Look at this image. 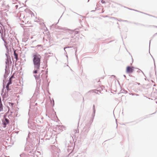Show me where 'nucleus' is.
<instances>
[{
  "instance_id": "obj_1",
  "label": "nucleus",
  "mask_w": 157,
  "mask_h": 157,
  "mask_svg": "<svg viewBox=\"0 0 157 157\" xmlns=\"http://www.w3.org/2000/svg\"><path fill=\"white\" fill-rule=\"evenodd\" d=\"M33 63L34 68L40 69V64L41 57L37 53H33Z\"/></svg>"
},
{
  "instance_id": "obj_2",
  "label": "nucleus",
  "mask_w": 157,
  "mask_h": 157,
  "mask_svg": "<svg viewBox=\"0 0 157 157\" xmlns=\"http://www.w3.org/2000/svg\"><path fill=\"white\" fill-rule=\"evenodd\" d=\"M59 29L63 30L65 31V32L67 35H70L69 37L72 38H73L75 35L78 34L79 33V31H76L78 29V28H76L74 30H71L66 27H59Z\"/></svg>"
},
{
  "instance_id": "obj_3",
  "label": "nucleus",
  "mask_w": 157,
  "mask_h": 157,
  "mask_svg": "<svg viewBox=\"0 0 157 157\" xmlns=\"http://www.w3.org/2000/svg\"><path fill=\"white\" fill-rule=\"evenodd\" d=\"M65 146L68 151L69 150H72L73 149V142L69 140H67L64 142Z\"/></svg>"
},
{
  "instance_id": "obj_4",
  "label": "nucleus",
  "mask_w": 157,
  "mask_h": 157,
  "mask_svg": "<svg viewBox=\"0 0 157 157\" xmlns=\"http://www.w3.org/2000/svg\"><path fill=\"white\" fill-rule=\"evenodd\" d=\"M14 73H13L12 76L9 78L8 83L6 84V90L8 91H9L10 90V89L9 88V86L11 85L12 82V79L13 78H15V77L14 76Z\"/></svg>"
},
{
  "instance_id": "obj_5",
  "label": "nucleus",
  "mask_w": 157,
  "mask_h": 157,
  "mask_svg": "<svg viewBox=\"0 0 157 157\" xmlns=\"http://www.w3.org/2000/svg\"><path fill=\"white\" fill-rule=\"evenodd\" d=\"M134 68L133 67L128 66L126 68V72L127 73H132L134 71Z\"/></svg>"
},
{
  "instance_id": "obj_6",
  "label": "nucleus",
  "mask_w": 157,
  "mask_h": 157,
  "mask_svg": "<svg viewBox=\"0 0 157 157\" xmlns=\"http://www.w3.org/2000/svg\"><path fill=\"white\" fill-rule=\"evenodd\" d=\"M6 60H10V63L11 64L12 63V61H11L10 59V57L9 55V49L8 48H7L6 47Z\"/></svg>"
},
{
  "instance_id": "obj_7",
  "label": "nucleus",
  "mask_w": 157,
  "mask_h": 157,
  "mask_svg": "<svg viewBox=\"0 0 157 157\" xmlns=\"http://www.w3.org/2000/svg\"><path fill=\"white\" fill-rule=\"evenodd\" d=\"M67 151L68 152H69L70 153L67 156V157H77L78 155H76L75 154H73L72 153V150H69L68 151L67 150Z\"/></svg>"
},
{
  "instance_id": "obj_8",
  "label": "nucleus",
  "mask_w": 157,
  "mask_h": 157,
  "mask_svg": "<svg viewBox=\"0 0 157 157\" xmlns=\"http://www.w3.org/2000/svg\"><path fill=\"white\" fill-rule=\"evenodd\" d=\"M40 74L38 75H34V76L35 77L36 82H37V84H40V81L41 80L40 79Z\"/></svg>"
},
{
  "instance_id": "obj_9",
  "label": "nucleus",
  "mask_w": 157,
  "mask_h": 157,
  "mask_svg": "<svg viewBox=\"0 0 157 157\" xmlns=\"http://www.w3.org/2000/svg\"><path fill=\"white\" fill-rule=\"evenodd\" d=\"M3 124L4 126V128H5L7 124H8L9 123V120L6 118H5V121H2Z\"/></svg>"
},
{
  "instance_id": "obj_10",
  "label": "nucleus",
  "mask_w": 157,
  "mask_h": 157,
  "mask_svg": "<svg viewBox=\"0 0 157 157\" xmlns=\"http://www.w3.org/2000/svg\"><path fill=\"white\" fill-rule=\"evenodd\" d=\"M57 151H55L53 153V157H58L59 155V151H60L59 149H57L56 150Z\"/></svg>"
},
{
  "instance_id": "obj_11",
  "label": "nucleus",
  "mask_w": 157,
  "mask_h": 157,
  "mask_svg": "<svg viewBox=\"0 0 157 157\" xmlns=\"http://www.w3.org/2000/svg\"><path fill=\"white\" fill-rule=\"evenodd\" d=\"M6 68H9V66L10 65V60H7L6 61Z\"/></svg>"
},
{
  "instance_id": "obj_12",
  "label": "nucleus",
  "mask_w": 157,
  "mask_h": 157,
  "mask_svg": "<svg viewBox=\"0 0 157 157\" xmlns=\"http://www.w3.org/2000/svg\"><path fill=\"white\" fill-rule=\"evenodd\" d=\"M9 68H6V67H5V74L8 75H9L10 72V71L9 70Z\"/></svg>"
},
{
  "instance_id": "obj_13",
  "label": "nucleus",
  "mask_w": 157,
  "mask_h": 157,
  "mask_svg": "<svg viewBox=\"0 0 157 157\" xmlns=\"http://www.w3.org/2000/svg\"><path fill=\"white\" fill-rule=\"evenodd\" d=\"M6 92H5V93H1V95L2 96L3 99H4V98L6 97Z\"/></svg>"
},
{
  "instance_id": "obj_14",
  "label": "nucleus",
  "mask_w": 157,
  "mask_h": 157,
  "mask_svg": "<svg viewBox=\"0 0 157 157\" xmlns=\"http://www.w3.org/2000/svg\"><path fill=\"white\" fill-rule=\"evenodd\" d=\"M95 111H93V113H92V116L93 117V118H92V122H93V119H94V117L95 116Z\"/></svg>"
},
{
  "instance_id": "obj_15",
  "label": "nucleus",
  "mask_w": 157,
  "mask_h": 157,
  "mask_svg": "<svg viewBox=\"0 0 157 157\" xmlns=\"http://www.w3.org/2000/svg\"><path fill=\"white\" fill-rule=\"evenodd\" d=\"M25 151H27L28 152L31 153L32 152L31 151V150L30 149H28V147H27L25 148Z\"/></svg>"
},
{
  "instance_id": "obj_16",
  "label": "nucleus",
  "mask_w": 157,
  "mask_h": 157,
  "mask_svg": "<svg viewBox=\"0 0 157 157\" xmlns=\"http://www.w3.org/2000/svg\"><path fill=\"white\" fill-rule=\"evenodd\" d=\"M14 57L16 59H17V58H18V54L15 53V52H14Z\"/></svg>"
},
{
  "instance_id": "obj_17",
  "label": "nucleus",
  "mask_w": 157,
  "mask_h": 157,
  "mask_svg": "<svg viewBox=\"0 0 157 157\" xmlns=\"http://www.w3.org/2000/svg\"><path fill=\"white\" fill-rule=\"evenodd\" d=\"M3 105L2 103L0 104V112L3 110Z\"/></svg>"
},
{
  "instance_id": "obj_18",
  "label": "nucleus",
  "mask_w": 157,
  "mask_h": 157,
  "mask_svg": "<svg viewBox=\"0 0 157 157\" xmlns=\"http://www.w3.org/2000/svg\"><path fill=\"white\" fill-rule=\"evenodd\" d=\"M93 91L94 93H96V94H99L98 93V92H99V93H100V91H99L98 90H93Z\"/></svg>"
},
{
  "instance_id": "obj_19",
  "label": "nucleus",
  "mask_w": 157,
  "mask_h": 157,
  "mask_svg": "<svg viewBox=\"0 0 157 157\" xmlns=\"http://www.w3.org/2000/svg\"><path fill=\"white\" fill-rule=\"evenodd\" d=\"M35 70L33 71V73L34 74H36L38 72V70L39 69H37L36 68H34Z\"/></svg>"
},
{
  "instance_id": "obj_20",
  "label": "nucleus",
  "mask_w": 157,
  "mask_h": 157,
  "mask_svg": "<svg viewBox=\"0 0 157 157\" xmlns=\"http://www.w3.org/2000/svg\"><path fill=\"white\" fill-rule=\"evenodd\" d=\"M90 127L89 126L88 128H87V129H86L85 130V132H86V133H88V132L89 131V130H90Z\"/></svg>"
},
{
  "instance_id": "obj_21",
  "label": "nucleus",
  "mask_w": 157,
  "mask_h": 157,
  "mask_svg": "<svg viewBox=\"0 0 157 157\" xmlns=\"http://www.w3.org/2000/svg\"><path fill=\"white\" fill-rule=\"evenodd\" d=\"M5 85L3 84V88L2 90V93H4V89L5 88Z\"/></svg>"
},
{
  "instance_id": "obj_22",
  "label": "nucleus",
  "mask_w": 157,
  "mask_h": 157,
  "mask_svg": "<svg viewBox=\"0 0 157 157\" xmlns=\"http://www.w3.org/2000/svg\"><path fill=\"white\" fill-rule=\"evenodd\" d=\"M112 18H113V19H115L117 20L118 21H123V20L121 19H117V18L114 17H112Z\"/></svg>"
},
{
  "instance_id": "obj_23",
  "label": "nucleus",
  "mask_w": 157,
  "mask_h": 157,
  "mask_svg": "<svg viewBox=\"0 0 157 157\" xmlns=\"http://www.w3.org/2000/svg\"><path fill=\"white\" fill-rule=\"evenodd\" d=\"M77 51V49H76V50H75V56L76 57L77 61H78V58H77V55L76 54Z\"/></svg>"
},
{
  "instance_id": "obj_24",
  "label": "nucleus",
  "mask_w": 157,
  "mask_h": 157,
  "mask_svg": "<svg viewBox=\"0 0 157 157\" xmlns=\"http://www.w3.org/2000/svg\"><path fill=\"white\" fill-rule=\"evenodd\" d=\"M131 94L132 95H136V96H139V95L138 94H136L135 93H131V94Z\"/></svg>"
},
{
  "instance_id": "obj_25",
  "label": "nucleus",
  "mask_w": 157,
  "mask_h": 157,
  "mask_svg": "<svg viewBox=\"0 0 157 157\" xmlns=\"http://www.w3.org/2000/svg\"><path fill=\"white\" fill-rule=\"evenodd\" d=\"M8 75H6V74H4V78L5 79H6V78Z\"/></svg>"
},
{
  "instance_id": "obj_26",
  "label": "nucleus",
  "mask_w": 157,
  "mask_h": 157,
  "mask_svg": "<svg viewBox=\"0 0 157 157\" xmlns=\"http://www.w3.org/2000/svg\"><path fill=\"white\" fill-rule=\"evenodd\" d=\"M137 72H138V73H140V72H141L144 75L145 77H146V76H145V75L144 74V72L141 70H140V69H139V70Z\"/></svg>"
},
{
  "instance_id": "obj_27",
  "label": "nucleus",
  "mask_w": 157,
  "mask_h": 157,
  "mask_svg": "<svg viewBox=\"0 0 157 157\" xmlns=\"http://www.w3.org/2000/svg\"><path fill=\"white\" fill-rule=\"evenodd\" d=\"M134 11H137V12H140V13H143L145 14H147V15H149V16H151V15H149V14H148L145 13H143V12L139 11H138V10H135Z\"/></svg>"
},
{
  "instance_id": "obj_28",
  "label": "nucleus",
  "mask_w": 157,
  "mask_h": 157,
  "mask_svg": "<svg viewBox=\"0 0 157 157\" xmlns=\"http://www.w3.org/2000/svg\"><path fill=\"white\" fill-rule=\"evenodd\" d=\"M13 103L12 102H9V105H10L11 106L13 107Z\"/></svg>"
},
{
  "instance_id": "obj_29",
  "label": "nucleus",
  "mask_w": 157,
  "mask_h": 157,
  "mask_svg": "<svg viewBox=\"0 0 157 157\" xmlns=\"http://www.w3.org/2000/svg\"><path fill=\"white\" fill-rule=\"evenodd\" d=\"M93 111H96L95 109V106L94 105H93Z\"/></svg>"
},
{
  "instance_id": "obj_30",
  "label": "nucleus",
  "mask_w": 157,
  "mask_h": 157,
  "mask_svg": "<svg viewBox=\"0 0 157 157\" xmlns=\"http://www.w3.org/2000/svg\"><path fill=\"white\" fill-rule=\"evenodd\" d=\"M72 47H72V46H70V47H67L64 48V50L65 51V52H66V50H65V48H72Z\"/></svg>"
},
{
  "instance_id": "obj_31",
  "label": "nucleus",
  "mask_w": 157,
  "mask_h": 157,
  "mask_svg": "<svg viewBox=\"0 0 157 157\" xmlns=\"http://www.w3.org/2000/svg\"><path fill=\"white\" fill-rule=\"evenodd\" d=\"M49 54H50V55H48V56H47L48 57H49L50 56H52L53 55V53H50Z\"/></svg>"
},
{
  "instance_id": "obj_32",
  "label": "nucleus",
  "mask_w": 157,
  "mask_h": 157,
  "mask_svg": "<svg viewBox=\"0 0 157 157\" xmlns=\"http://www.w3.org/2000/svg\"><path fill=\"white\" fill-rule=\"evenodd\" d=\"M151 26H152V27H155V28H157V26H155V25H149L148 26V27H151Z\"/></svg>"
},
{
  "instance_id": "obj_33",
  "label": "nucleus",
  "mask_w": 157,
  "mask_h": 157,
  "mask_svg": "<svg viewBox=\"0 0 157 157\" xmlns=\"http://www.w3.org/2000/svg\"><path fill=\"white\" fill-rule=\"evenodd\" d=\"M75 133H76L77 132L78 133V129H76V130H75Z\"/></svg>"
},
{
  "instance_id": "obj_34",
  "label": "nucleus",
  "mask_w": 157,
  "mask_h": 157,
  "mask_svg": "<svg viewBox=\"0 0 157 157\" xmlns=\"http://www.w3.org/2000/svg\"><path fill=\"white\" fill-rule=\"evenodd\" d=\"M156 35H157V33H155L154 34V35L153 36L152 38H153L155 36H156Z\"/></svg>"
},
{
  "instance_id": "obj_35",
  "label": "nucleus",
  "mask_w": 157,
  "mask_h": 157,
  "mask_svg": "<svg viewBox=\"0 0 157 157\" xmlns=\"http://www.w3.org/2000/svg\"><path fill=\"white\" fill-rule=\"evenodd\" d=\"M101 2L103 4L105 3V1H103V0H101Z\"/></svg>"
},
{
  "instance_id": "obj_36",
  "label": "nucleus",
  "mask_w": 157,
  "mask_h": 157,
  "mask_svg": "<svg viewBox=\"0 0 157 157\" xmlns=\"http://www.w3.org/2000/svg\"><path fill=\"white\" fill-rule=\"evenodd\" d=\"M52 102H53V104H52V106H54V101L53 99H52Z\"/></svg>"
},
{
  "instance_id": "obj_37",
  "label": "nucleus",
  "mask_w": 157,
  "mask_h": 157,
  "mask_svg": "<svg viewBox=\"0 0 157 157\" xmlns=\"http://www.w3.org/2000/svg\"><path fill=\"white\" fill-rule=\"evenodd\" d=\"M135 24H136V25H143V26H145L144 25L142 24H137V23H135Z\"/></svg>"
},
{
  "instance_id": "obj_38",
  "label": "nucleus",
  "mask_w": 157,
  "mask_h": 157,
  "mask_svg": "<svg viewBox=\"0 0 157 157\" xmlns=\"http://www.w3.org/2000/svg\"><path fill=\"white\" fill-rule=\"evenodd\" d=\"M29 136H30L29 133V134L28 135V138H26V140H28V138H29Z\"/></svg>"
},
{
  "instance_id": "obj_39",
  "label": "nucleus",
  "mask_w": 157,
  "mask_h": 157,
  "mask_svg": "<svg viewBox=\"0 0 157 157\" xmlns=\"http://www.w3.org/2000/svg\"><path fill=\"white\" fill-rule=\"evenodd\" d=\"M154 66H155V69L156 66H155V61L154 59Z\"/></svg>"
},
{
  "instance_id": "obj_40",
  "label": "nucleus",
  "mask_w": 157,
  "mask_h": 157,
  "mask_svg": "<svg viewBox=\"0 0 157 157\" xmlns=\"http://www.w3.org/2000/svg\"><path fill=\"white\" fill-rule=\"evenodd\" d=\"M127 9H129V10H135L134 9H130L129 8H127Z\"/></svg>"
},
{
  "instance_id": "obj_41",
  "label": "nucleus",
  "mask_w": 157,
  "mask_h": 157,
  "mask_svg": "<svg viewBox=\"0 0 157 157\" xmlns=\"http://www.w3.org/2000/svg\"><path fill=\"white\" fill-rule=\"evenodd\" d=\"M95 10H96V8H95ZM95 10H91V12H95Z\"/></svg>"
},
{
  "instance_id": "obj_42",
  "label": "nucleus",
  "mask_w": 157,
  "mask_h": 157,
  "mask_svg": "<svg viewBox=\"0 0 157 157\" xmlns=\"http://www.w3.org/2000/svg\"><path fill=\"white\" fill-rule=\"evenodd\" d=\"M123 21L125 22H128V21L127 20H123Z\"/></svg>"
},
{
  "instance_id": "obj_43",
  "label": "nucleus",
  "mask_w": 157,
  "mask_h": 157,
  "mask_svg": "<svg viewBox=\"0 0 157 157\" xmlns=\"http://www.w3.org/2000/svg\"><path fill=\"white\" fill-rule=\"evenodd\" d=\"M62 127V126L59 125V126H58V128H59V129H60V128H61Z\"/></svg>"
},
{
  "instance_id": "obj_44",
  "label": "nucleus",
  "mask_w": 157,
  "mask_h": 157,
  "mask_svg": "<svg viewBox=\"0 0 157 157\" xmlns=\"http://www.w3.org/2000/svg\"><path fill=\"white\" fill-rule=\"evenodd\" d=\"M48 68H47L46 69V74H47V73H48Z\"/></svg>"
},
{
  "instance_id": "obj_45",
  "label": "nucleus",
  "mask_w": 157,
  "mask_h": 157,
  "mask_svg": "<svg viewBox=\"0 0 157 157\" xmlns=\"http://www.w3.org/2000/svg\"><path fill=\"white\" fill-rule=\"evenodd\" d=\"M124 93H127V91L125 90H124Z\"/></svg>"
},
{
  "instance_id": "obj_46",
  "label": "nucleus",
  "mask_w": 157,
  "mask_h": 157,
  "mask_svg": "<svg viewBox=\"0 0 157 157\" xmlns=\"http://www.w3.org/2000/svg\"><path fill=\"white\" fill-rule=\"evenodd\" d=\"M136 84H137L138 85H140V83H138L137 82H136Z\"/></svg>"
},
{
  "instance_id": "obj_47",
  "label": "nucleus",
  "mask_w": 157,
  "mask_h": 157,
  "mask_svg": "<svg viewBox=\"0 0 157 157\" xmlns=\"http://www.w3.org/2000/svg\"><path fill=\"white\" fill-rule=\"evenodd\" d=\"M38 140H39V143H40V139H39V140H38V139H37V142L38 141Z\"/></svg>"
},
{
  "instance_id": "obj_48",
  "label": "nucleus",
  "mask_w": 157,
  "mask_h": 157,
  "mask_svg": "<svg viewBox=\"0 0 157 157\" xmlns=\"http://www.w3.org/2000/svg\"><path fill=\"white\" fill-rule=\"evenodd\" d=\"M48 76L47 75H45V79H47V78Z\"/></svg>"
},
{
  "instance_id": "obj_49",
  "label": "nucleus",
  "mask_w": 157,
  "mask_h": 157,
  "mask_svg": "<svg viewBox=\"0 0 157 157\" xmlns=\"http://www.w3.org/2000/svg\"><path fill=\"white\" fill-rule=\"evenodd\" d=\"M15 7H16V9H17L18 7V6L17 5H16Z\"/></svg>"
},
{
  "instance_id": "obj_50",
  "label": "nucleus",
  "mask_w": 157,
  "mask_h": 157,
  "mask_svg": "<svg viewBox=\"0 0 157 157\" xmlns=\"http://www.w3.org/2000/svg\"><path fill=\"white\" fill-rule=\"evenodd\" d=\"M41 46V45H37V46Z\"/></svg>"
},
{
  "instance_id": "obj_51",
  "label": "nucleus",
  "mask_w": 157,
  "mask_h": 157,
  "mask_svg": "<svg viewBox=\"0 0 157 157\" xmlns=\"http://www.w3.org/2000/svg\"><path fill=\"white\" fill-rule=\"evenodd\" d=\"M8 111H9L10 110V108L9 107H8Z\"/></svg>"
},
{
  "instance_id": "obj_52",
  "label": "nucleus",
  "mask_w": 157,
  "mask_h": 157,
  "mask_svg": "<svg viewBox=\"0 0 157 157\" xmlns=\"http://www.w3.org/2000/svg\"><path fill=\"white\" fill-rule=\"evenodd\" d=\"M149 75L150 76V77H151V74L150 73H149Z\"/></svg>"
},
{
  "instance_id": "obj_53",
  "label": "nucleus",
  "mask_w": 157,
  "mask_h": 157,
  "mask_svg": "<svg viewBox=\"0 0 157 157\" xmlns=\"http://www.w3.org/2000/svg\"><path fill=\"white\" fill-rule=\"evenodd\" d=\"M20 25H23V24H20ZM21 27H23V26H21Z\"/></svg>"
},
{
  "instance_id": "obj_54",
  "label": "nucleus",
  "mask_w": 157,
  "mask_h": 157,
  "mask_svg": "<svg viewBox=\"0 0 157 157\" xmlns=\"http://www.w3.org/2000/svg\"><path fill=\"white\" fill-rule=\"evenodd\" d=\"M151 40H150V43H149V48L150 47V44Z\"/></svg>"
},
{
  "instance_id": "obj_55",
  "label": "nucleus",
  "mask_w": 157,
  "mask_h": 157,
  "mask_svg": "<svg viewBox=\"0 0 157 157\" xmlns=\"http://www.w3.org/2000/svg\"><path fill=\"white\" fill-rule=\"evenodd\" d=\"M123 76H124V77L126 78V76H125V75H123Z\"/></svg>"
},
{
  "instance_id": "obj_56",
  "label": "nucleus",
  "mask_w": 157,
  "mask_h": 157,
  "mask_svg": "<svg viewBox=\"0 0 157 157\" xmlns=\"http://www.w3.org/2000/svg\"><path fill=\"white\" fill-rule=\"evenodd\" d=\"M21 155H20V157H21Z\"/></svg>"
},
{
  "instance_id": "obj_57",
  "label": "nucleus",
  "mask_w": 157,
  "mask_h": 157,
  "mask_svg": "<svg viewBox=\"0 0 157 157\" xmlns=\"http://www.w3.org/2000/svg\"><path fill=\"white\" fill-rule=\"evenodd\" d=\"M22 21L23 23H24V22L23 20Z\"/></svg>"
},
{
  "instance_id": "obj_58",
  "label": "nucleus",
  "mask_w": 157,
  "mask_h": 157,
  "mask_svg": "<svg viewBox=\"0 0 157 157\" xmlns=\"http://www.w3.org/2000/svg\"><path fill=\"white\" fill-rule=\"evenodd\" d=\"M54 25V24H52V26H53Z\"/></svg>"
},
{
  "instance_id": "obj_59",
  "label": "nucleus",
  "mask_w": 157,
  "mask_h": 157,
  "mask_svg": "<svg viewBox=\"0 0 157 157\" xmlns=\"http://www.w3.org/2000/svg\"><path fill=\"white\" fill-rule=\"evenodd\" d=\"M112 76H113V77H115V76L114 75H112Z\"/></svg>"
},
{
  "instance_id": "obj_60",
  "label": "nucleus",
  "mask_w": 157,
  "mask_h": 157,
  "mask_svg": "<svg viewBox=\"0 0 157 157\" xmlns=\"http://www.w3.org/2000/svg\"><path fill=\"white\" fill-rule=\"evenodd\" d=\"M25 10V11H27V10Z\"/></svg>"
},
{
  "instance_id": "obj_61",
  "label": "nucleus",
  "mask_w": 157,
  "mask_h": 157,
  "mask_svg": "<svg viewBox=\"0 0 157 157\" xmlns=\"http://www.w3.org/2000/svg\"><path fill=\"white\" fill-rule=\"evenodd\" d=\"M155 74H156V70H155Z\"/></svg>"
},
{
  "instance_id": "obj_62",
  "label": "nucleus",
  "mask_w": 157,
  "mask_h": 157,
  "mask_svg": "<svg viewBox=\"0 0 157 157\" xmlns=\"http://www.w3.org/2000/svg\"><path fill=\"white\" fill-rule=\"evenodd\" d=\"M66 39H69V38H66Z\"/></svg>"
},
{
  "instance_id": "obj_63",
  "label": "nucleus",
  "mask_w": 157,
  "mask_h": 157,
  "mask_svg": "<svg viewBox=\"0 0 157 157\" xmlns=\"http://www.w3.org/2000/svg\"><path fill=\"white\" fill-rule=\"evenodd\" d=\"M155 113V112L154 113H153L152 114H154Z\"/></svg>"
},
{
  "instance_id": "obj_64",
  "label": "nucleus",
  "mask_w": 157,
  "mask_h": 157,
  "mask_svg": "<svg viewBox=\"0 0 157 157\" xmlns=\"http://www.w3.org/2000/svg\"><path fill=\"white\" fill-rule=\"evenodd\" d=\"M89 0H88V1H87V2H89Z\"/></svg>"
}]
</instances>
